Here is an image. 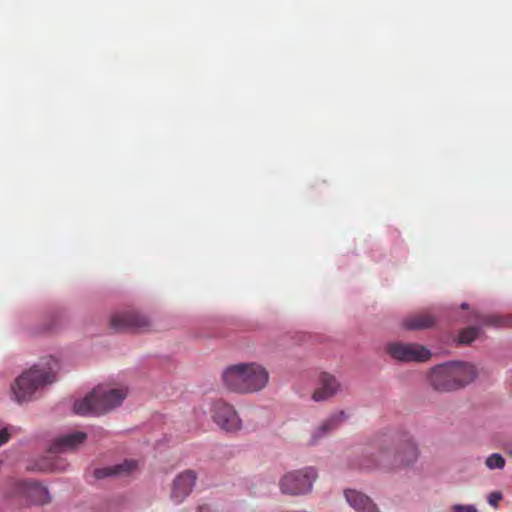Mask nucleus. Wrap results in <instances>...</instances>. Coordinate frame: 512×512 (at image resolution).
I'll list each match as a JSON object with an SVG mask.
<instances>
[{
    "instance_id": "obj_1",
    "label": "nucleus",
    "mask_w": 512,
    "mask_h": 512,
    "mask_svg": "<svg viewBox=\"0 0 512 512\" xmlns=\"http://www.w3.org/2000/svg\"><path fill=\"white\" fill-rule=\"evenodd\" d=\"M419 456L418 448L408 433H382L375 436L361 464L366 470H396L413 465Z\"/></svg>"
},
{
    "instance_id": "obj_2",
    "label": "nucleus",
    "mask_w": 512,
    "mask_h": 512,
    "mask_svg": "<svg viewBox=\"0 0 512 512\" xmlns=\"http://www.w3.org/2000/svg\"><path fill=\"white\" fill-rule=\"evenodd\" d=\"M59 368L57 359L49 356L29 370L24 371L14 382L12 391L18 402L29 401L33 395L56 380Z\"/></svg>"
},
{
    "instance_id": "obj_3",
    "label": "nucleus",
    "mask_w": 512,
    "mask_h": 512,
    "mask_svg": "<svg viewBox=\"0 0 512 512\" xmlns=\"http://www.w3.org/2000/svg\"><path fill=\"white\" fill-rule=\"evenodd\" d=\"M477 376L473 364L451 361L433 367L428 374L430 386L439 392H452L464 388Z\"/></svg>"
},
{
    "instance_id": "obj_4",
    "label": "nucleus",
    "mask_w": 512,
    "mask_h": 512,
    "mask_svg": "<svg viewBox=\"0 0 512 512\" xmlns=\"http://www.w3.org/2000/svg\"><path fill=\"white\" fill-rule=\"evenodd\" d=\"M222 379L229 390L246 394L262 390L269 381V374L257 363H239L226 368Z\"/></svg>"
},
{
    "instance_id": "obj_5",
    "label": "nucleus",
    "mask_w": 512,
    "mask_h": 512,
    "mask_svg": "<svg viewBox=\"0 0 512 512\" xmlns=\"http://www.w3.org/2000/svg\"><path fill=\"white\" fill-rule=\"evenodd\" d=\"M127 396L125 388L97 386L89 395L74 404V412L79 415H101L121 405Z\"/></svg>"
},
{
    "instance_id": "obj_6",
    "label": "nucleus",
    "mask_w": 512,
    "mask_h": 512,
    "mask_svg": "<svg viewBox=\"0 0 512 512\" xmlns=\"http://www.w3.org/2000/svg\"><path fill=\"white\" fill-rule=\"evenodd\" d=\"M87 438L84 432H73L56 438L51 446L49 456L37 464V469L43 472L65 469V463L55 453L76 449Z\"/></svg>"
},
{
    "instance_id": "obj_7",
    "label": "nucleus",
    "mask_w": 512,
    "mask_h": 512,
    "mask_svg": "<svg viewBox=\"0 0 512 512\" xmlns=\"http://www.w3.org/2000/svg\"><path fill=\"white\" fill-rule=\"evenodd\" d=\"M316 479V472L313 468L292 471L285 474L280 481L281 491L285 494L300 495L307 493L312 488Z\"/></svg>"
},
{
    "instance_id": "obj_8",
    "label": "nucleus",
    "mask_w": 512,
    "mask_h": 512,
    "mask_svg": "<svg viewBox=\"0 0 512 512\" xmlns=\"http://www.w3.org/2000/svg\"><path fill=\"white\" fill-rule=\"evenodd\" d=\"M210 414L213 422L226 432H237L242 428V421L237 411L224 400L213 401Z\"/></svg>"
},
{
    "instance_id": "obj_9",
    "label": "nucleus",
    "mask_w": 512,
    "mask_h": 512,
    "mask_svg": "<svg viewBox=\"0 0 512 512\" xmlns=\"http://www.w3.org/2000/svg\"><path fill=\"white\" fill-rule=\"evenodd\" d=\"M386 352L399 362H425L431 357L429 349L417 343L392 342L387 344Z\"/></svg>"
},
{
    "instance_id": "obj_10",
    "label": "nucleus",
    "mask_w": 512,
    "mask_h": 512,
    "mask_svg": "<svg viewBox=\"0 0 512 512\" xmlns=\"http://www.w3.org/2000/svg\"><path fill=\"white\" fill-rule=\"evenodd\" d=\"M111 326L116 331H143L150 326L147 317L134 312L115 314L111 318Z\"/></svg>"
},
{
    "instance_id": "obj_11",
    "label": "nucleus",
    "mask_w": 512,
    "mask_h": 512,
    "mask_svg": "<svg viewBox=\"0 0 512 512\" xmlns=\"http://www.w3.org/2000/svg\"><path fill=\"white\" fill-rule=\"evenodd\" d=\"M341 390V384L337 378L327 372H322L319 375L318 387L313 392V400L325 401L335 396Z\"/></svg>"
},
{
    "instance_id": "obj_12",
    "label": "nucleus",
    "mask_w": 512,
    "mask_h": 512,
    "mask_svg": "<svg viewBox=\"0 0 512 512\" xmlns=\"http://www.w3.org/2000/svg\"><path fill=\"white\" fill-rule=\"evenodd\" d=\"M196 482V474L185 471L178 475L173 482L171 498L175 503H181L192 491Z\"/></svg>"
},
{
    "instance_id": "obj_13",
    "label": "nucleus",
    "mask_w": 512,
    "mask_h": 512,
    "mask_svg": "<svg viewBox=\"0 0 512 512\" xmlns=\"http://www.w3.org/2000/svg\"><path fill=\"white\" fill-rule=\"evenodd\" d=\"M437 318L429 312L412 314L403 320V327L407 330H424L433 327Z\"/></svg>"
},
{
    "instance_id": "obj_14",
    "label": "nucleus",
    "mask_w": 512,
    "mask_h": 512,
    "mask_svg": "<svg viewBox=\"0 0 512 512\" xmlns=\"http://www.w3.org/2000/svg\"><path fill=\"white\" fill-rule=\"evenodd\" d=\"M22 492L36 504H45L50 501V496L46 487L36 481H25L21 484Z\"/></svg>"
},
{
    "instance_id": "obj_15",
    "label": "nucleus",
    "mask_w": 512,
    "mask_h": 512,
    "mask_svg": "<svg viewBox=\"0 0 512 512\" xmlns=\"http://www.w3.org/2000/svg\"><path fill=\"white\" fill-rule=\"evenodd\" d=\"M345 497L347 502L357 512H379L376 505L366 495L356 490H346Z\"/></svg>"
},
{
    "instance_id": "obj_16",
    "label": "nucleus",
    "mask_w": 512,
    "mask_h": 512,
    "mask_svg": "<svg viewBox=\"0 0 512 512\" xmlns=\"http://www.w3.org/2000/svg\"><path fill=\"white\" fill-rule=\"evenodd\" d=\"M137 464L135 461H124L110 467L97 468L94 470V476L97 479H103L110 476H125L131 474L136 470Z\"/></svg>"
},
{
    "instance_id": "obj_17",
    "label": "nucleus",
    "mask_w": 512,
    "mask_h": 512,
    "mask_svg": "<svg viewBox=\"0 0 512 512\" xmlns=\"http://www.w3.org/2000/svg\"><path fill=\"white\" fill-rule=\"evenodd\" d=\"M345 418L346 415L343 411L331 415L318 427L316 433L313 435V442H315L318 438L324 436L328 432L337 428L338 425L345 420Z\"/></svg>"
},
{
    "instance_id": "obj_18",
    "label": "nucleus",
    "mask_w": 512,
    "mask_h": 512,
    "mask_svg": "<svg viewBox=\"0 0 512 512\" xmlns=\"http://www.w3.org/2000/svg\"><path fill=\"white\" fill-rule=\"evenodd\" d=\"M481 321L485 325H493L497 327L511 326L512 316H487L484 317Z\"/></svg>"
},
{
    "instance_id": "obj_19",
    "label": "nucleus",
    "mask_w": 512,
    "mask_h": 512,
    "mask_svg": "<svg viewBox=\"0 0 512 512\" xmlns=\"http://www.w3.org/2000/svg\"><path fill=\"white\" fill-rule=\"evenodd\" d=\"M480 329L478 327L464 328L459 333V343L470 344L479 335Z\"/></svg>"
},
{
    "instance_id": "obj_20",
    "label": "nucleus",
    "mask_w": 512,
    "mask_h": 512,
    "mask_svg": "<svg viewBox=\"0 0 512 512\" xmlns=\"http://www.w3.org/2000/svg\"><path fill=\"white\" fill-rule=\"evenodd\" d=\"M489 469H503L505 466V459L498 453L491 454L485 461Z\"/></svg>"
},
{
    "instance_id": "obj_21",
    "label": "nucleus",
    "mask_w": 512,
    "mask_h": 512,
    "mask_svg": "<svg viewBox=\"0 0 512 512\" xmlns=\"http://www.w3.org/2000/svg\"><path fill=\"white\" fill-rule=\"evenodd\" d=\"M452 512H478L474 505L455 504L451 507Z\"/></svg>"
},
{
    "instance_id": "obj_22",
    "label": "nucleus",
    "mask_w": 512,
    "mask_h": 512,
    "mask_svg": "<svg viewBox=\"0 0 512 512\" xmlns=\"http://www.w3.org/2000/svg\"><path fill=\"white\" fill-rule=\"evenodd\" d=\"M502 500L501 492L495 491L489 494L488 503L493 507H498V503Z\"/></svg>"
},
{
    "instance_id": "obj_23",
    "label": "nucleus",
    "mask_w": 512,
    "mask_h": 512,
    "mask_svg": "<svg viewBox=\"0 0 512 512\" xmlns=\"http://www.w3.org/2000/svg\"><path fill=\"white\" fill-rule=\"evenodd\" d=\"M9 439H10V434L8 432V429L4 428V429L0 430V446L3 445L4 443L8 442Z\"/></svg>"
},
{
    "instance_id": "obj_24",
    "label": "nucleus",
    "mask_w": 512,
    "mask_h": 512,
    "mask_svg": "<svg viewBox=\"0 0 512 512\" xmlns=\"http://www.w3.org/2000/svg\"><path fill=\"white\" fill-rule=\"evenodd\" d=\"M507 452L512 455V440L506 444Z\"/></svg>"
},
{
    "instance_id": "obj_25",
    "label": "nucleus",
    "mask_w": 512,
    "mask_h": 512,
    "mask_svg": "<svg viewBox=\"0 0 512 512\" xmlns=\"http://www.w3.org/2000/svg\"><path fill=\"white\" fill-rule=\"evenodd\" d=\"M199 511L200 512H209V507L208 506H202V507H200Z\"/></svg>"
},
{
    "instance_id": "obj_26",
    "label": "nucleus",
    "mask_w": 512,
    "mask_h": 512,
    "mask_svg": "<svg viewBox=\"0 0 512 512\" xmlns=\"http://www.w3.org/2000/svg\"><path fill=\"white\" fill-rule=\"evenodd\" d=\"M461 308H462V309H467V308H468V305H467L466 303H463V304L461 305Z\"/></svg>"
}]
</instances>
